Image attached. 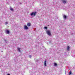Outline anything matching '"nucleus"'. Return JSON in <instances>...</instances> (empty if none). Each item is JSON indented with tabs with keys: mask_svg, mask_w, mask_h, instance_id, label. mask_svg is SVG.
<instances>
[{
	"mask_svg": "<svg viewBox=\"0 0 75 75\" xmlns=\"http://www.w3.org/2000/svg\"><path fill=\"white\" fill-rule=\"evenodd\" d=\"M46 34L48 35H49V36H51V31L50 30H46Z\"/></svg>",
	"mask_w": 75,
	"mask_h": 75,
	"instance_id": "nucleus-1",
	"label": "nucleus"
},
{
	"mask_svg": "<svg viewBox=\"0 0 75 75\" xmlns=\"http://www.w3.org/2000/svg\"><path fill=\"white\" fill-rule=\"evenodd\" d=\"M36 14V12H33L30 13V16H35Z\"/></svg>",
	"mask_w": 75,
	"mask_h": 75,
	"instance_id": "nucleus-2",
	"label": "nucleus"
},
{
	"mask_svg": "<svg viewBox=\"0 0 75 75\" xmlns=\"http://www.w3.org/2000/svg\"><path fill=\"white\" fill-rule=\"evenodd\" d=\"M24 28L25 30H28L29 28L28 27V26H27L25 25L24 26Z\"/></svg>",
	"mask_w": 75,
	"mask_h": 75,
	"instance_id": "nucleus-3",
	"label": "nucleus"
},
{
	"mask_svg": "<svg viewBox=\"0 0 75 75\" xmlns=\"http://www.w3.org/2000/svg\"><path fill=\"white\" fill-rule=\"evenodd\" d=\"M6 32L7 34H10V31L8 30H6Z\"/></svg>",
	"mask_w": 75,
	"mask_h": 75,
	"instance_id": "nucleus-4",
	"label": "nucleus"
},
{
	"mask_svg": "<svg viewBox=\"0 0 75 75\" xmlns=\"http://www.w3.org/2000/svg\"><path fill=\"white\" fill-rule=\"evenodd\" d=\"M63 17L64 19H65L66 18H67V16H66V15H64L63 16Z\"/></svg>",
	"mask_w": 75,
	"mask_h": 75,
	"instance_id": "nucleus-5",
	"label": "nucleus"
},
{
	"mask_svg": "<svg viewBox=\"0 0 75 75\" xmlns=\"http://www.w3.org/2000/svg\"><path fill=\"white\" fill-rule=\"evenodd\" d=\"M27 25L28 27H30V26H31V23H28Z\"/></svg>",
	"mask_w": 75,
	"mask_h": 75,
	"instance_id": "nucleus-6",
	"label": "nucleus"
},
{
	"mask_svg": "<svg viewBox=\"0 0 75 75\" xmlns=\"http://www.w3.org/2000/svg\"><path fill=\"white\" fill-rule=\"evenodd\" d=\"M70 47H69L68 46L67 47V51H69V48Z\"/></svg>",
	"mask_w": 75,
	"mask_h": 75,
	"instance_id": "nucleus-7",
	"label": "nucleus"
},
{
	"mask_svg": "<svg viewBox=\"0 0 75 75\" xmlns=\"http://www.w3.org/2000/svg\"><path fill=\"white\" fill-rule=\"evenodd\" d=\"M62 2L63 3H64V4H65V3H66V1L65 0H63L62 1Z\"/></svg>",
	"mask_w": 75,
	"mask_h": 75,
	"instance_id": "nucleus-8",
	"label": "nucleus"
},
{
	"mask_svg": "<svg viewBox=\"0 0 75 75\" xmlns=\"http://www.w3.org/2000/svg\"><path fill=\"white\" fill-rule=\"evenodd\" d=\"M46 60H45L44 62V65H45V67H46Z\"/></svg>",
	"mask_w": 75,
	"mask_h": 75,
	"instance_id": "nucleus-9",
	"label": "nucleus"
},
{
	"mask_svg": "<svg viewBox=\"0 0 75 75\" xmlns=\"http://www.w3.org/2000/svg\"><path fill=\"white\" fill-rule=\"evenodd\" d=\"M10 10H11V11H13L14 10V9L13 8H11V7H10Z\"/></svg>",
	"mask_w": 75,
	"mask_h": 75,
	"instance_id": "nucleus-10",
	"label": "nucleus"
},
{
	"mask_svg": "<svg viewBox=\"0 0 75 75\" xmlns=\"http://www.w3.org/2000/svg\"><path fill=\"white\" fill-rule=\"evenodd\" d=\"M18 50L19 51V52H20V48H18Z\"/></svg>",
	"mask_w": 75,
	"mask_h": 75,
	"instance_id": "nucleus-11",
	"label": "nucleus"
},
{
	"mask_svg": "<svg viewBox=\"0 0 75 75\" xmlns=\"http://www.w3.org/2000/svg\"><path fill=\"white\" fill-rule=\"evenodd\" d=\"M72 74V72L71 71H70L69 73V75H71Z\"/></svg>",
	"mask_w": 75,
	"mask_h": 75,
	"instance_id": "nucleus-12",
	"label": "nucleus"
},
{
	"mask_svg": "<svg viewBox=\"0 0 75 75\" xmlns=\"http://www.w3.org/2000/svg\"><path fill=\"white\" fill-rule=\"evenodd\" d=\"M54 66H57V63H54Z\"/></svg>",
	"mask_w": 75,
	"mask_h": 75,
	"instance_id": "nucleus-13",
	"label": "nucleus"
},
{
	"mask_svg": "<svg viewBox=\"0 0 75 75\" xmlns=\"http://www.w3.org/2000/svg\"><path fill=\"white\" fill-rule=\"evenodd\" d=\"M5 24H6V25H7V24H8V22H5Z\"/></svg>",
	"mask_w": 75,
	"mask_h": 75,
	"instance_id": "nucleus-14",
	"label": "nucleus"
},
{
	"mask_svg": "<svg viewBox=\"0 0 75 75\" xmlns=\"http://www.w3.org/2000/svg\"><path fill=\"white\" fill-rule=\"evenodd\" d=\"M45 29H46V30H47V27H44Z\"/></svg>",
	"mask_w": 75,
	"mask_h": 75,
	"instance_id": "nucleus-15",
	"label": "nucleus"
},
{
	"mask_svg": "<svg viewBox=\"0 0 75 75\" xmlns=\"http://www.w3.org/2000/svg\"><path fill=\"white\" fill-rule=\"evenodd\" d=\"M29 58H31V55H29Z\"/></svg>",
	"mask_w": 75,
	"mask_h": 75,
	"instance_id": "nucleus-16",
	"label": "nucleus"
},
{
	"mask_svg": "<svg viewBox=\"0 0 75 75\" xmlns=\"http://www.w3.org/2000/svg\"><path fill=\"white\" fill-rule=\"evenodd\" d=\"M4 41H5V42H7V41L6 40H4Z\"/></svg>",
	"mask_w": 75,
	"mask_h": 75,
	"instance_id": "nucleus-17",
	"label": "nucleus"
}]
</instances>
